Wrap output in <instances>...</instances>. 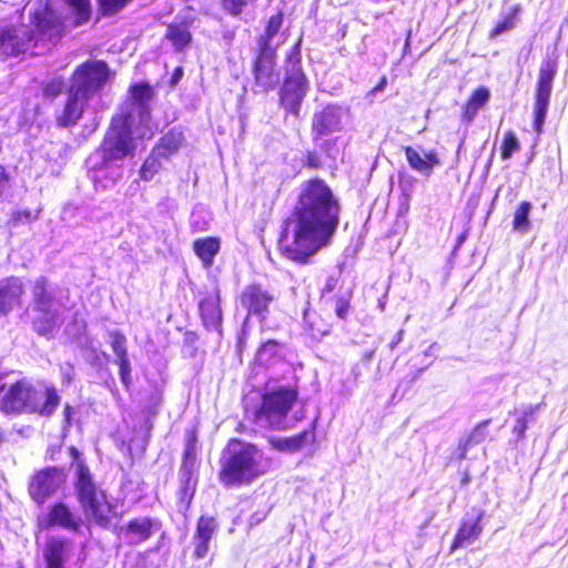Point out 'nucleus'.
Returning <instances> with one entry per match:
<instances>
[{
	"label": "nucleus",
	"mask_w": 568,
	"mask_h": 568,
	"mask_svg": "<svg viewBox=\"0 0 568 568\" xmlns=\"http://www.w3.org/2000/svg\"><path fill=\"white\" fill-rule=\"evenodd\" d=\"M30 23L29 30L33 33L36 43L39 41L57 43L64 34L63 19L49 3L30 13Z\"/></svg>",
	"instance_id": "10"
},
{
	"label": "nucleus",
	"mask_w": 568,
	"mask_h": 568,
	"mask_svg": "<svg viewBox=\"0 0 568 568\" xmlns=\"http://www.w3.org/2000/svg\"><path fill=\"white\" fill-rule=\"evenodd\" d=\"M258 0H219L222 11L231 17H240L244 10Z\"/></svg>",
	"instance_id": "46"
},
{
	"label": "nucleus",
	"mask_w": 568,
	"mask_h": 568,
	"mask_svg": "<svg viewBox=\"0 0 568 568\" xmlns=\"http://www.w3.org/2000/svg\"><path fill=\"white\" fill-rule=\"evenodd\" d=\"M68 452L75 464V481L74 483H82L83 478H92L90 468L82 459V454L75 446H69Z\"/></svg>",
	"instance_id": "48"
},
{
	"label": "nucleus",
	"mask_w": 568,
	"mask_h": 568,
	"mask_svg": "<svg viewBox=\"0 0 568 568\" xmlns=\"http://www.w3.org/2000/svg\"><path fill=\"white\" fill-rule=\"evenodd\" d=\"M195 21L194 17H184L179 22L168 24L165 39L169 40L175 50L183 51L192 42L191 27Z\"/></svg>",
	"instance_id": "26"
},
{
	"label": "nucleus",
	"mask_w": 568,
	"mask_h": 568,
	"mask_svg": "<svg viewBox=\"0 0 568 568\" xmlns=\"http://www.w3.org/2000/svg\"><path fill=\"white\" fill-rule=\"evenodd\" d=\"M268 471V462L251 442L230 438L219 457L217 480L224 488L250 486Z\"/></svg>",
	"instance_id": "2"
},
{
	"label": "nucleus",
	"mask_w": 568,
	"mask_h": 568,
	"mask_svg": "<svg viewBox=\"0 0 568 568\" xmlns=\"http://www.w3.org/2000/svg\"><path fill=\"white\" fill-rule=\"evenodd\" d=\"M315 440V424L313 423L310 428L302 430L301 433L286 437V438H274L268 439L270 445L277 452L281 453H295L302 449L305 444L313 443Z\"/></svg>",
	"instance_id": "27"
},
{
	"label": "nucleus",
	"mask_w": 568,
	"mask_h": 568,
	"mask_svg": "<svg viewBox=\"0 0 568 568\" xmlns=\"http://www.w3.org/2000/svg\"><path fill=\"white\" fill-rule=\"evenodd\" d=\"M199 313L202 325L209 332L223 335V311L221 293L217 286L207 290L199 302Z\"/></svg>",
	"instance_id": "19"
},
{
	"label": "nucleus",
	"mask_w": 568,
	"mask_h": 568,
	"mask_svg": "<svg viewBox=\"0 0 568 568\" xmlns=\"http://www.w3.org/2000/svg\"><path fill=\"white\" fill-rule=\"evenodd\" d=\"M33 33L29 26H9L0 28V50L7 57H17L34 45Z\"/></svg>",
	"instance_id": "18"
},
{
	"label": "nucleus",
	"mask_w": 568,
	"mask_h": 568,
	"mask_svg": "<svg viewBox=\"0 0 568 568\" xmlns=\"http://www.w3.org/2000/svg\"><path fill=\"white\" fill-rule=\"evenodd\" d=\"M199 339H200V335H199V333H196L194 331H187L184 333L183 342H184V345L187 347L195 349Z\"/></svg>",
	"instance_id": "59"
},
{
	"label": "nucleus",
	"mask_w": 568,
	"mask_h": 568,
	"mask_svg": "<svg viewBox=\"0 0 568 568\" xmlns=\"http://www.w3.org/2000/svg\"><path fill=\"white\" fill-rule=\"evenodd\" d=\"M33 310L53 308L55 296L47 277H38L31 287Z\"/></svg>",
	"instance_id": "33"
},
{
	"label": "nucleus",
	"mask_w": 568,
	"mask_h": 568,
	"mask_svg": "<svg viewBox=\"0 0 568 568\" xmlns=\"http://www.w3.org/2000/svg\"><path fill=\"white\" fill-rule=\"evenodd\" d=\"M34 382L23 377L0 385V409L6 414H28Z\"/></svg>",
	"instance_id": "13"
},
{
	"label": "nucleus",
	"mask_w": 568,
	"mask_h": 568,
	"mask_svg": "<svg viewBox=\"0 0 568 568\" xmlns=\"http://www.w3.org/2000/svg\"><path fill=\"white\" fill-rule=\"evenodd\" d=\"M285 62L291 67L285 70V72H294L295 70L303 71L301 65L302 57H301V39L297 40L288 50L285 57Z\"/></svg>",
	"instance_id": "50"
},
{
	"label": "nucleus",
	"mask_w": 568,
	"mask_h": 568,
	"mask_svg": "<svg viewBox=\"0 0 568 568\" xmlns=\"http://www.w3.org/2000/svg\"><path fill=\"white\" fill-rule=\"evenodd\" d=\"M64 89V80L59 77L50 79L42 83V94L44 98L54 99L59 97Z\"/></svg>",
	"instance_id": "51"
},
{
	"label": "nucleus",
	"mask_w": 568,
	"mask_h": 568,
	"mask_svg": "<svg viewBox=\"0 0 568 568\" xmlns=\"http://www.w3.org/2000/svg\"><path fill=\"white\" fill-rule=\"evenodd\" d=\"M338 283H339V278L337 276H333V275L327 276L324 286L321 290V295L324 296L325 294H329L333 291H335L336 287L338 286Z\"/></svg>",
	"instance_id": "58"
},
{
	"label": "nucleus",
	"mask_w": 568,
	"mask_h": 568,
	"mask_svg": "<svg viewBox=\"0 0 568 568\" xmlns=\"http://www.w3.org/2000/svg\"><path fill=\"white\" fill-rule=\"evenodd\" d=\"M239 300L242 307L246 310V320L254 316L260 321H265L276 296L263 284L253 282L243 287Z\"/></svg>",
	"instance_id": "14"
},
{
	"label": "nucleus",
	"mask_w": 568,
	"mask_h": 568,
	"mask_svg": "<svg viewBox=\"0 0 568 568\" xmlns=\"http://www.w3.org/2000/svg\"><path fill=\"white\" fill-rule=\"evenodd\" d=\"M153 529L154 520L150 517H142L129 520L123 527V532L131 545H138L151 538Z\"/></svg>",
	"instance_id": "31"
},
{
	"label": "nucleus",
	"mask_w": 568,
	"mask_h": 568,
	"mask_svg": "<svg viewBox=\"0 0 568 568\" xmlns=\"http://www.w3.org/2000/svg\"><path fill=\"white\" fill-rule=\"evenodd\" d=\"M65 101L63 109L55 116V123L59 128L74 126L78 121L83 116L88 102L91 98L71 89L65 90Z\"/></svg>",
	"instance_id": "20"
},
{
	"label": "nucleus",
	"mask_w": 568,
	"mask_h": 568,
	"mask_svg": "<svg viewBox=\"0 0 568 568\" xmlns=\"http://www.w3.org/2000/svg\"><path fill=\"white\" fill-rule=\"evenodd\" d=\"M197 430L195 427L187 428L184 433V452L180 465L182 488L180 500L189 506L194 497L199 476L196 474L197 460Z\"/></svg>",
	"instance_id": "9"
},
{
	"label": "nucleus",
	"mask_w": 568,
	"mask_h": 568,
	"mask_svg": "<svg viewBox=\"0 0 568 568\" xmlns=\"http://www.w3.org/2000/svg\"><path fill=\"white\" fill-rule=\"evenodd\" d=\"M284 21V13L278 11L271 16L265 24L264 32L258 37L256 45L263 48H275L272 44V39L278 33Z\"/></svg>",
	"instance_id": "36"
},
{
	"label": "nucleus",
	"mask_w": 568,
	"mask_h": 568,
	"mask_svg": "<svg viewBox=\"0 0 568 568\" xmlns=\"http://www.w3.org/2000/svg\"><path fill=\"white\" fill-rule=\"evenodd\" d=\"M128 91L132 104L138 106L139 120L141 122H149L152 113L149 102L155 94L153 87L146 81H140L131 84Z\"/></svg>",
	"instance_id": "23"
},
{
	"label": "nucleus",
	"mask_w": 568,
	"mask_h": 568,
	"mask_svg": "<svg viewBox=\"0 0 568 568\" xmlns=\"http://www.w3.org/2000/svg\"><path fill=\"white\" fill-rule=\"evenodd\" d=\"M386 84H387V79H386V77H385V75H383V77L379 79L378 83H377V84H376V85L371 90V92H372V93H376V92H378V91H382V90H384V88L386 87Z\"/></svg>",
	"instance_id": "61"
},
{
	"label": "nucleus",
	"mask_w": 568,
	"mask_h": 568,
	"mask_svg": "<svg viewBox=\"0 0 568 568\" xmlns=\"http://www.w3.org/2000/svg\"><path fill=\"white\" fill-rule=\"evenodd\" d=\"M11 183V174L8 169L0 164V197L9 190Z\"/></svg>",
	"instance_id": "56"
},
{
	"label": "nucleus",
	"mask_w": 568,
	"mask_h": 568,
	"mask_svg": "<svg viewBox=\"0 0 568 568\" xmlns=\"http://www.w3.org/2000/svg\"><path fill=\"white\" fill-rule=\"evenodd\" d=\"M216 529L217 523L213 516H200L197 518L192 537L193 557L195 559H203L207 555L210 542Z\"/></svg>",
	"instance_id": "22"
},
{
	"label": "nucleus",
	"mask_w": 568,
	"mask_h": 568,
	"mask_svg": "<svg viewBox=\"0 0 568 568\" xmlns=\"http://www.w3.org/2000/svg\"><path fill=\"white\" fill-rule=\"evenodd\" d=\"M339 211L337 197L323 179L305 181L291 215L292 242L282 245L281 253L295 263L307 264L331 242L339 223Z\"/></svg>",
	"instance_id": "1"
},
{
	"label": "nucleus",
	"mask_w": 568,
	"mask_h": 568,
	"mask_svg": "<svg viewBox=\"0 0 568 568\" xmlns=\"http://www.w3.org/2000/svg\"><path fill=\"white\" fill-rule=\"evenodd\" d=\"M403 151L409 168L425 176L430 175L434 168L440 164L439 155L435 150H429L420 155L416 149L406 145Z\"/></svg>",
	"instance_id": "25"
},
{
	"label": "nucleus",
	"mask_w": 568,
	"mask_h": 568,
	"mask_svg": "<svg viewBox=\"0 0 568 568\" xmlns=\"http://www.w3.org/2000/svg\"><path fill=\"white\" fill-rule=\"evenodd\" d=\"M132 0H98L100 12L108 17L121 11Z\"/></svg>",
	"instance_id": "52"
},
{
	"label": "nucleus",
	"mask_w": 568,
	"mask_h": 568,
	"mask_svg": "<svg viewBox=\"0 0 568 568\" xmlns=\"http://www.w3.org/2000/svg\"><path fill=\"white\" fill-rule=\"evenodd\" d=\"M375 355V351L374 349H369L367 352L364 353L363 355V358L367 362L372 361V358L374 357Z\"/></svg>",
	"instance_id": "62"
},
{
	"label": "nucleus",
	"mask_w": 568,
	"mask_h": 568,
	"mask_svg": "<svg viewBox=\"0 0 568 568\" xmlns=\"http://www.w3.org/2000/svg\"><path fill=\"white\" fill-rule=\"evenodd\" d=\"M70 9L74 26H82L91 18V0H62Z\"/></svg>",
	"instance_id": "37"
},
{
	"label": "nucleus",
	"mask_w": 568,
	"mask_h": 568,
	"mask_svg": "<svg viewBox=\"0 0 568 568\" xmlns=\"http://www.w3.org/2000/svg\"><path fill=\"white\" fill-rule=\"evenodd\" d=\"M110 337L111 347L116 356V359L129 357L125 335L119 331H113L110 333Z\"/></svg>",
	"instance_id": "49"
},
{
	"label": "nucleus",
	"mask_w": 568,
	"mask_h": 568,
	"mask_svg": "<svg viewBox=\"0 0 568 568\" xmlns=\"http://www.w3.org/2000/svg\"><path fill=\"white\" fill-rule=\"evenodd\" d=\"M40 216V210H14L11 212L9 220L7 221V226L10 229H16L21 225L30 224L37 221Z\"/></svg>",
	"instance_id": "43"
},
{
	"label": "nucleus",
	"mask_w": 568,
	"mask_h": 568,
	"mask_svg": "<svg viewBox=\"0 0 568 568\" xmlns=\"http://www.w3.org/2000/svg\"><path fill=\"white\" fill-rule=\"evenodd\" d=\"M468 481H469V476H468V474H465L462 479V484L466 485Z\"/></svg>",
	"instance_id": "64"
},
{
	"label": "nucleus",
	"mask_w": 568,
	"mask_h": 568,
	"mask_svg": "<svg viewBox=\"0 0 568 568\" xmlns=\"http://www.w3.org/2000/svg\"><path fill=\"white\" fill-rule=\"evenodd\" d=\"M73 381V375L71 373H68L63 376V383L70 384Z\"/></svg>",
	"instance_id": "63"
},
{
	"label": "nucleus",
	"mask_w": 568,
	"mask_h": 568,
	"mask_svg": "<svg viewBox=\"0 0 568 568\" xmlns=\"http://www.w3.org/2000/svg\"><path fill=\"white\" fill-rule=\"evenodd\" d=\"M483 515L479 514L474 520H462L457 532L450 544L449 552L453 554L458 548L475 541L483 532Z\"/></svg>",
	"instance_id": "28"
},
{
	"label": "nucleus",
	"mask_w": 568,
	"mask_h": 568,
	"mask_svg": "<svg viewBox=\"0 0 568 568\" xmlns=\"http://www.w3.org/2000/svg\"><path fill=\"white\" fill-rule=\"evenodd\" d=\"M67 474L64 467L47 466L37 470L28 484L30 498L42 506L50 497L65 484Z\"/></svg>",
	"instance_id": "11"
},
{
	"label": "nucleus",
	"mask_w": 568,
	"mask_h": 568,
	"mask_svg": "<svg viewBox=\"0 0 568 568\" xmlns=\"http://www.w3.org/2000/svg\"><path fill=\"white\" fill-rule=\"evenodd\" d=\"M538 407L539 406H530L516 418L515 425L511 429V433L516 437V442L523 440L525 438V433L528 428V422L534 418Z\"/></svg>",
	"instance_id": "44"
},
{
	"label": "nucleus",
	"mask_w": 568,
	"mask_h": 568,
	"mask_svg": "<svg viewBox=\"0 0 568 568\" xmlns=\"http://www.w3.org/2000/svg\"><path fill=\"white\" fill-rule=\"evenodd\" d=\"M284 345L275 339H268L258 347V355L267 362L282 359Z\"/></svg>",
	"instance_id": "47"
},
{
	"label": "nucleus",
	"mask_w": 568,
	"mask_h": 568,
	"mask_svg": "<svg viewBox=\"0 0 568 568\" xmlns=\"http://www.w3.org/2000/svg\"><path fill=\"white\" fill-rule=\"evenodd\" d=\"M351 300L352 292H347L345 295H341L335 300L334 311L336 316L342 321H345L348 316L351 310Z\"/></svg>",
	"instance_id": "53"
},
{
	"label": "nucleus",
	"mask_w": 568,
	"mask_h": 568,
	"mask_svg": "<svg viewBox=\"0 0 568 568\" xmlns=\"http://www.w3.org/2000/svg\"><path fill=\"white\" fill-rule=\"evenodd\" d=\"M521 148L520 141L514 131H507L501 140L499 152L501 160H509Z\"/></svg>",
	"instance_id": "45"
},
{
	"label": "nucleus",
	"mask_w": 568,
	"mask_h": 568,
	"mask_svg": "<svg viewBox=\"0 0 568 568\" xmlns=\"http://www.w3.org/2000/svg\"><path fill=\"white\" fill-rule=\"evenodd\" d=\"M558 70V58L546 55L538 70L537 82L534 92V121L532 128L539 134L542 131L548 106L550 103L554 79Z\"/></svg>",
	"instance_id": "6"
},
{
	"label": "nucleus",
	"mask_w": 568,
	"mask_h": 568,
	"mask_svg": "<svg viewBox=\"0 0 568 568\" xmlns=\"http://www.w3.org/2000/svg\"><path fill=\"white\" fill-rule=\"evenodd\" d=\"M162 402V393L158 389L149 393L145 396V404L141 409V414L145 418L146 428L150 430L152 428V418H154L159 412V407Z\"/></svg>",
	"instance_id": "41"
},
{
	"label": "nucleus",
	"mask_w": 568,
	"mask_h": 568,
	"mask_svg": "<svg viewBox=\"0 0 568 568\" xmlns=\"http://www.w3.org/2000/svg\"><path fill=\"white\" fill-rule=\"evenodd\" d=\"M490 98V91L484 85L477 87L467 98L462 106L460 118L464 122L470 123L478 111L484 108Z\"/></svg>",
	"instance_id": "32"
},
{
	"label": "nucleus",
	"mask_w": 568,
	"mask_h": 568,
	"mask_svg": "<svg viewBox=\"0 0 568 568\" xmlns=\"http://www.w3.org/2000/svg\"><path fill=\"white\" fill-rule=\"evenodd\" d=\"M520 12V7L518 4H514L509 8L507 13H505L501 19L494 26V28L489 31V38L495 39L499 34L511 30L516 21L518 19Z\"/></svg>",
	"instance_id": "38"
},
{
	"label": "nucleus",
	"mask_w": 568,
	"mask_h": 568,
	"mask_svg": "<svg viewBox=\"0 0 568 568\" xmlns=\"http://www.w3.org/2000/svg\"><path fill=\"white\" fill-rule=\"evenodd\" d=\"M110 78L111 71L104 60H87L73 70L69 87L91 98L102 90Z\"/></svg>",
	"instance_id": "7"
},
{
	"label": "nucleus",
	"mask_w": 568,
	"mask_h": 568,
	"mask_svg": "<svg viewBox=\"0 0 568 568\" xmlns=\"http://www.w3.org/2000/svg\"><path fill=\"white\" fill-rule=\"evenodd\" d=\"M342 128V106L338 104L327 103L312 115L311 134L314 142L339 132Z\"/></svg>",
	"instance_id": "17"
},
{
	"label": "nucleus",
	"mask_w": 568,
	"mask_h": 568,
	"mask_svg": "<svg viewBox=\"0 0 568 568\" xmlns=\"http://www.w3.org/2000/svg\"><path fill=\"white\" fill-rule=\"evenodd\" d=\"M23 293V285L16 277H8L0 283V317L20 306Z\"/></svg>",
	"instance_id": "24"
},
{
	"label": "nucleus",
	"mask_w": 568,
	"mask_h": 568,
	"mask_svg": "<svg viewBox=\"0 0 568 568\" xmlns=\"http://www.w3.org/2000/svg\"><path fill=\"white\" fill-rule=\"evenodd\" d=\"M310 89L304 71L285 72L278 90V103L286 113L300 116L302 103Z\"/></svg>",
	"instance_id": "12"
},
{
	"label": "nucleus",
	"mask_w": 568,
	"mask_h": 568,
	"mask_svg": "<svg viewBox=\"0 0 568 568\" xmlns=\"http://www.w3.org/2000/svg\"><path fill=\"white\" fill-rule=\"evenodd\" d=\"M304 321L314 336H325L329 334L333 327V323L331 321L322 318V316L315 311L306 312L304 314Z\"/></svg>",
	"instance_id": "39"
},
{
	"label": "nucleus",
	"mask_w": 568,
	"mask_h": 568,
	"mask_svg": "<svg viewBox=\"0 0 568 568\" xmlns=\"http://www.w3.org/2000/svg\"><path fill=\"white\" fill-rule=\"evenodd\" d=\"M81 525L82 519L62 500L53 501L44 514L37 517V526L41 530L59 527L71 532H78Z\"/></svg>",
	"instance_id": "15"
},
{
	"label": "nucleus",
	"mask_w": 568,
	"mask_h": 568,
	"mask_svg": "<svg viewBox=\"0 0 568 568\" xmlns=\"http://www.w3.org/2000/svg\"><path fill=\"white\" fill-rule=\"evenodd\" d=\"M33 311L37 313L31 322L33 331L38 335L50 337L57 327L59 313L54 308Z\"/></svg>",
	"instance_id": "35"
},
{
	"label": "nucleus",
	"mask_w": 568,
	"mask_h": 568,
	"mask_svg": "<svg viewBox=\"0 0 568 568\" xmlns=\"http://www.w3.org/2000/svg\"><path fill=\"white\" fill-rule=\"evenodd\" d=\"M116 364L119 366V375L122 385L129 389L132 385L131 378V363L129 357L116 359Z\"/></svg>",
	"instance_id": "55"
},
{
	"label": "nucleus",
	"mask_w": 568,
	"mask_h": 568,
	"mask_svg": "<svg viewBox=\"0 0 568 568\" xmlns=\"http://www.w3.org/2000/svg\"><path fill=\"white\" fill-rule=\"evenodd\" d=\"M300 397L297 384L281 385L265 389L260 404L253 410V422L270 429H286V419Z\"/></svg>",
	"instance_id": "5"
},
{
	"label": "nucleus",
	"mask_w": 568,
	"mask_h": 568,
	"mask_svg": "<svg viewBox=\"0 0 568 568\" xmlns=\"http://www.w3.org/2000/svg\"><path fill=\"white\" fill-rule=\"evenodd\" d=\"M254 93H268L280 81L276 48L255 47L252 58Z\"/></svg>",
	"instance_id": "8"
},
{
	"label": "nucleus",
	"mask_w": 568,
	"mask_h": 568,
	"mask_svg": "<svg viewBox=\"0 0 568 568\" xmlns=\"http://www.w3.org/2000/svg\"><path fill=\"white\" fill-rule=\"evenodd\" d=\"M491 422V419H485L478 423L466 437V445L473 446L481 443L486 438L484 428Z\"/></svg>",
	"instance_id": "54"
},
{
	"label": "nucleus",
	"mask_w": 568,
	"mask_h": 568,
	"mask_svg": "<svg viewBox=\"0 0 568 568\" xmlns=\"http://www.w3.org/2000/svg\"><path fill=\"white\" fill-rule=\"evenodd\" d=\"M182 77H183V69H182V67H176L173 70L172 77L170 79V84L171 85H175L181 80Z\"/></svg>",
	"instance_id": "60"
},
{
	"label": "nucleus",
	"mask_w": 568,
	"mask_h": 568,
	"mask_svg": "<svg viewBox=\"0 0 568 568\" xmlns=\"http://www.w3.org/2000/svg\"><path fill=\"white\" fill-rule=\"evenodd\" d=\"M220 239L215 236L201 237L193 242V251L205 267L212 266L214 257L220 251Z\"/></svg>",
	"instance_id": "34"
},
{
	"label": "nucleus",
	"mask_w": 568,
	"mask_h": 568,
	"mask_svg": "<svg viewBox=\"0 0 568 568\" xmlns=\"http://www.w3.org/2000/svg\"><path fill=\"white\" fill-rule=\"evenodd\" d=\"M61 402L57 387L48 382H34L28 414L42 417L52 416Z\"/></svg>",
	"instance_id": "16"
},
{
	"label": "nucleus",
	"mask_w": 568,
	"mask_h": 568,
	"mask_svg": "<svg viewBox=\"0 0 568 568\" xmlns=\"http://www.w3.org/2000/svg\"><path fill=\"white\" fill-rule=\"evenodd\" d=\"M75 498L87 518L97 527L109 530L123 518V511L109 498L93 478H83L82 483H74Z\"/></svg>",
	"instance_id": "3"
},
{
	"label": "nucleus",
	"mask_w": 568,
	"mask_h": 568,
	"mask_svg": "<svg viewBox=\"0 0 568 568\" xmlns=\"http://www.w3.org/2000/svg\"><path fill=\"white\" fill-rule=\"evenodd\" d=\"M162 160L164 159L152 150L151 153L143 161L142 165L140 166V179L143 181H151L154 178V175L161 170Z\"/></svg>",
	"instance_id": "42"
},
{
	"label": "nucleus",
	"mask_w": 568,
	"mask_h": 568,
	"mask_svg": "<svg viewBox=\"0 0 568 568\" xmlns=\"http://www.w3.org/2000/svg\"><path fill=\"white\" fill-rule=\"evenodd\" d=\"M72 548L73 541L65 536L49 537L42 549L43 568H67Z\"/></svg>",
	"instance_id": "21"
},
{
	"label": "nucleus",
	"mask_w": 568,
	"mask_h": 568,
	"mask_svg": "<svg viewBox=\"0 0 568 568\" xmlns=\"http://www.w3.org/2000/svg\"><path fill=\"white\" fill-rule=\"evenodd\" d=\"M337 139H327L320 144V151L305 150L302 158L301 164L303 168L308 170H320L324 166V158L335 159L332 150L336 146Z\"/></svg>",
	"instance_id": "30"
},
{
	"label": "nucleus",
	"mask_w": 568,
	"mask_h": 568,
	"mask_svg": "<svg viewBox=\"0 0 568 568\" xmlns=\"http://www.w3.org/2000/svg\"><path fill=\"white\" fill-rule=\"evenodd\" d=\"M184 133L181 128L174 126L166 131L154 144L153 151L164 160L176 154L184 143Z\"/></svg>",
	"instance_id": "29"
},
{
	"label": "nucleus",
	"mask_w": 568,
	"mask_h": 568,
	"mask_svg": "<svg viewBox=\"0 0 568 568\" xmlns=\"http://www.w3.org/2000/svg\"><path fill=\"white\" fill-rule=\"evenodd\" d=\"M74 407L70 403L63 405L62 422L64 428H70L74 422Z\"/></svg>",
	"instance_id": "57"
},
{
	"label": "nucleus",
	"mask_w": 568,
	"mask_h": 568,
	"mask_svg": "<svg viewBox=\"0 0 568 568\" xmlns=\"http://www.w3.org/2000/svg\"><path fill=\"white\" fill-rule=\"evenodd\" d=\"M135 150L133 113L131 110H121L112 115L110 124L98 146L101 164L106 168L113 162L133 156Z\"/></svg>",
	"instance_id": "4"
},
{
	"label": "nucleus",
	"mask_w": 568,
	"mask_h": 568,
	"mask_svg": "<svg viewBox=\"0 0 568 568\" xmlns=\"http://www.w3.org/2000/svg\"><path fill=\"white\" fill-rule=\"evenodd\" d=\"M532 205L529 201H521L514 211L513 230L526 233L530 229L529 213Z\"/></svg>",
	"instance_id": "40"
}]
</instances>
